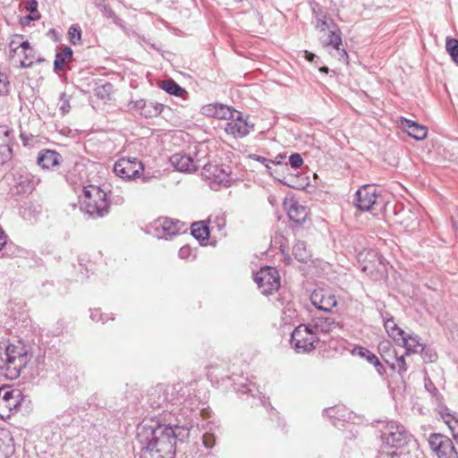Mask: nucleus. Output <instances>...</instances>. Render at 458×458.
I'll return each mask as SVG.
<instances>
[{
  "label": "nucleus",
  "mask_w": 458,
  "mask_h": 458,
  "mask_svg": "<svg viewBox=\"0 0 458 458\" xmlns=\"http://www.w3.org/2000/svg\"><path fill=\"white\" fill-rule=\"evenodd\" d=\"M189 435L187 425L171 426L144 420L137 427L136 435L140 458H174L177 441H184Z\"/></svg>",
  "instance_id": "1"
},
{
  "label": "nucleus",
  "mask_w": 458,
  "mask_h": 458,
  "mask_svg": "<svg viewBox=\"0 0 458 458\" xmlns=\"http://www.w3.org/2000/svg\"><path fill=\"white\" fill-rule=\"evenodd\" d=\"M379 428L381 432V440L384 448H395L394 451H382V458H394L398 456L401 453L398 452L400 448L404 446L407 443L409 434L404 427L396 421L389 420L381 422Z\"/></svg>",
  "instance_id": "2"
},
{
  "label": "nucleus",
  "mask_w": 458,
  "mask_h": 458,
  "mask_svg": "<svg viewBox=\"0 0 458 458\" xmlns=\"http://www.w3.org/2000/svg\"><path fill=\"white\" fill-rule=\"evenodd\" d=\"M27 363V354L13 344H0V375L16 379Z\"/></svg>",
  "instance_id": "3"
},
{
  "label": "nucleus",
  "mask_w": 458,
  "mask_h": 458,
  "mask_svg": "<svg viewBox=\"0 0 458 458\" xmlns=\"http://www.w3.org/2000/svg\"><path fill=\"white\" fill-rule=\"evenodd\" d=\"M84 199L81 209L89 217H103L109 212V204L106 199V193L99 187L90 186V189L84 188Z\"/></svg>",
  "instance_id": "4"
},
{
  "label": "nucleus",
  "mask_w": 458,
  "mask_h": 458,
  "mask_svg": "<svg viewBox=\"0 0 458 458\" xmlns=\"http://www.w3.org/2000/svg\"><path fill=\"white\" fill-rule=\"evenodd\" d=\"M9 57L20 68L31 67L35 61H40L29 41L23 40V36L19 34L14 35L9 43Z\"/></svg>",
  "instance_id": "5"
},
{
  "label": "nucleus",
  "mask_w": 458,
  "mask_h": 458,
  "mask_svg": "<svg viewBox=\"0 0 458 458\" xmlns=\"http://www.w3.org/2000/svg\"><path fill=\"white\" fill-rule=\"evenodd\" d=\"M319 337L307 324L299 325L291 335V344L299 353L310 352L315 349Z\"/></svg>",
  "instance_id": "6"
},
{
  "label": "nucleus",
  "mask_w": 458,
  "mask_h": 458,
  "mask_svg": "<svg viewBox=\"0 0 458 458\" xmlns=\"http://www.w3.org/2000/svg\"><path fill=\"white\" fill-rule=\"evenodd\" d=\"M254 281L264 295L272 294L280 287V276L276 268L271 267H261L254 275Z\"/></svg>",
  "instance_id": "7"
},
{
  "label": "nucleus",
  "mask_w": 458,
  "mask_h": 458,
  "mask_svg": "<svg viewBox=\"0 0 458 458\" xmlns=\"http://www.w3.org/2000/svg\"><path fill=\"white\" fill-rule=\"evenodd\" d=\"M201 175L212 189L221 185L227 186L230 182L231 168L225 165L205 164Z\"/></svg>",
  "instance_id": "8"
},
{
  "label": "nucleus",
  "mask_w": 458,
  "mask_h": 458,
  "mask_svg": "<svg viewBox=\"0 0 458 458\" xmlns=\"http://www.w3.org/2000/svg\"><path fill=\"white\" fill-rule=\"evenodd\" d=\"M194 156L191 154L176 153L170 157L172 165L180 172L191 173L197 170L200 165V158H199V153L206 151V145L200 143L196 148Z\"/></svg>",
  "instance_id": "9"
},
{
  "label": "nucleus",
  "mask_w": 458,
  "mask_h": 458,
  "mask_svg": "<svg viewBox=\"0 0 458 458\" xmlns=\"http://www.w3.org/2000/svg\"><path fill=\"white\" fill-rule=\"evenodd\" d=\"M143 170V164L136 157H122L114 165V174L125 180L139 178Z\"/></svg>",
  "instance_id": "10"
},
{
  "label": "nucleus",
  "mask_w": 458,
  "mask_h": 458,
  "mask_svg": "<svg viewBox=\"0 0 458 458\" xmlns=\"http://www.w3.org/2000/svg\"><path fill=\"white\" fill-rule=\"evenodd\" d=\"M431 450L438 458H458V453L453 441L441 434H431L428 438Z\"/></svg>",
  "instance_id": "11"
},
{
  "label": "nucleus",
  "mask_w": 458,
  "mask_h": 458,
  "mask_svg": "<svg viewBox=\"0 0 458 458\" xmlns=\"http://www.w3.org/2000/svg\"><path fill=\"white\" fill-rule=\"evenodd\" d=\"M311 304L324 312H331L337 305L336 296L328 289H315L310 295Z\"/></svg>",
  "instance_id": "12"
},
{
  "label": "nucleus",
  "mask_w": 458,
  "mask_h": 458,
  "mask_svg": "<svg viewBox=\"0 0 458 458\" xmlns=\"http://www.w3.org/2000/svg\"><path fill=\"white\" fill-rule=\"evenodd\" d=\"M253 128L254 124L243 119L242 113L238 112V114H234V118L226 123L225 131L234 138H242L247 136Z\"/></svg>",
  "instance_id": "13"
},
{
  "label": "nucleus",
  "mask_w": 458,
  "mask_h": 458,
  "mask_svg": "<svg viewBox=\"0 0 458 458\" xmlns=\"http://www.w3.org/2000/svg\"><path fill=\"white\" fill-rule=\"evenodd\" d=\"M378 194L373 185H364L355 194V205L360 210H369L377 202Z\"/></svg>",
  "instance_id": "14"
},
{
  "label": "nucleus",
  "mask_w": 458,
  "mask_h": 458,
  "mask_svg": "<svg viewBox=\"0 0 458 458\" xmlns=\"http://www.w3.org/2000/svg\"><path fill=\"white\" fill-rule=\"evenodd\" d=\"M13 131L0 126V165H4L13 157Z\"/></svg>",
  "instance_id": "15"
},
{
  "label": "nucleus",
  "mask_w": 458,
  "mask_h": 458,
  "mask_svg": "<svg viewBox=\"0 0 458 458\" xmlns=\"http://www.w3.org/2000/svg\"><path fill=\"white\" fill-rule=\"evenodd\" d=\"M363 255L364 261H368V264L363 265L362 270L368 274H372L374 270L382 273L386 269L385 259L379 255L376 250H370L365 254L360 253V258Z\"/></svg>",
  "instance_id": "16"
},
{
  "label": "nucleus",
  "mask_w": 458,
  "mask_h": 458,
  "mask_svg": "<svg viewBox=\"0 0 458 458\" xmlns=\"http://www.w3.org/2000/svg\"><path fill=\"white\" fill-rule=\"evenodd\" d=\"M311 330L318 336L320 333H329L338 326V323L332 318L314 317L311 322L307 324Z\"/></svg>",
  "instance_id": "17"
},
{
  "label": "nucleus",
  "mask_w": 458,
  "mask_h": 458,
  "mask_svg": "<svg viewBox=\"0 0 458 458\" xmlns=\"http://www.w3.org/2000/svg\"><path fill=\"white\" fill-rule=\"evenodd\" d=\"M62 156L55 150L42 149L38 152L37 163L43 169H49L60 164Z\"/></svg>",
  "instance_id": "18"
},
{
  "label": "nucleus",
  "mask_w": 458,
  "mask_h": 458,
  "mask_svg": "<svg viewBox=\"0 0 458 458\" xmlns=\"http://www.w3.org/2000/svg\"><path fill=\"white\" fill-rule=\"evenodd\" d=\"M402 128L407 131L408 135L414 138L417 140H424L428 134V129L413 122L411 120L402 118L401 119Z\"/></svg>",
  "instance_id": "19"
},
{
  "label": "nucleus",
  "mask_w": 458,
  "mask_h": 458,
  "mask_svg": "<svg viewBox=\"0 0 458 458\" xmlns=\"http://www.w3.org/2000/svg\"><path fill=\"white\" fill-rule=\"evenodd\" d=\"M212 114L219 119L229 120V122L234 118V114H238L239 111L232 109L229 106L224 105L207 106L203 107V113L206 114Z\"/></svg>",
  "instance_id": "20"
},
{
  "label": "nucleus",
  "mask_w": 458,
  "mask_h": 458,
  "mask_svg": "<svg viewBox=\"0 0 458 458\" xmlns=\"http://www.w3.org/2000/svg\"><path fill=\"white\" fill-rule=\"evenodd\" d=\"M287 214L290 220L298 225L304 224L308 217L307 208L298 201L293 200L290 202Z\"/></svg>",
  "instance_id": "21"
},
{
  "label": "nucleus",
  "mask_w": 458,
  "mask_h": 458,
  "mask_svg": "<svg viewBox=\"0 0 458 458\" xmlns=\"http://www.w3.org/2000/svg\"><path fill=\"white\" fill-rule=\"evenodd\" d=\"M183 225H184L178 220L174 221L169 218H164L163 220L158 221L157 229L161 228L164 233L161 237L167 239L168 237L178 234Z\"/></svg>",
  "instance_id": "22"
},
{
  "label": "nucleus",
  "mask_w": 458,
  "mask_h": 458,
  "mask_svg": "<svg viewBox=\"0 0 458 458\" xmlns=\"http://www.w3.org/2000/svg\"><path fill=\"white\" fill-rule=\"evenodd\" d=\"M14 443L11 433L0 429V458H8L14 453Z\"/></svg>",
  "instance_id": "23"
},
{
  "label": "nucleus",
  "mask_w": 458,
  "mask_h": 458,
  "mask_svg": "<svg viewBox=\"0 0 458 458\" xmlns=\"http://www.w3.org/2000/svg\"><path fill=\"white\" fill-rule=\"evenodd\" d=\"M384 319V327L388 334V335L394 339L398 344L404 341L405 333L403 329H401L397 324L394 322V318L391 316L389 318H383Z\"/></svg>",
  "instance_id": "24"
},
{
  "label": "nucleus",
  "mask_w": 458,
  "mask_h": 458,
  "mask_svg": "<svg viewBox=\"0 0 458 458\" xmlns=\"http://www.w3.org/2000/svg\"><path fill=\"white\" fill-rule=\"evenodd\" d=\"M325 46H327V47L330 46L335 50H336L338 52L340 60L343 59V60L346 61L348 59V55H347L346 51L341 47L343 46V42H342L341 32L339 30H330V33L328 35V39L325 43Z\"/></svg>",
  "instance_id": "25"
},
{
  "label": "nucleus",
  "mask_w": 458,
  "mask_h": 458,
  "mask_svg": "<svg viewBox=\"0 0 458 458\" xmlns=\"http://www.w3.org/2000/svg\"><path fill=\"white\" fill-rule=\"evenodd\" d=\"M73 52L71 47H64L55 54L54 61V70L55 72L64 71L65 65L72 60Z\"/></svg>",
  "instance_id": "26"
},
{
  "label": "nucleus",
  "mask_w": 458,
  "mask_h": 458,
  "mask_svg": "<svg viewBox=\"0 0 458 458\" xmlns=\"http://www.w3.org/2000/svg\"><path fill=\"white\" fill-rule=\"evenodd\" d=\"M160 88L166 93L179 97L182 100H186L188 98V91L172 79L163 81L160 84Z\"/></svg>",
  "instance_id": "27"
},
{
  "label": "nucleus",
  "mask_w": 458,
  "mask_h": 458,
  "mask_svg": "<svg viewBox=\"0 0 458 458\" xmlns=\"http://www.w3.org/2000/svg\"><path fill=\"white\" fill-rule=\"evenodd\" d=\"M399 344L405 347V355L422 352L425 351V347L420 344V337L418 335H405L404 341H402Z\"/></svg>",
  "instance_id": "28"
},
{
  "label": "nucleus",
  "mask_w": 458,
  "mask_h": 458,
  "mask_svg": "<svg viewBox=\"0 0 458 458\" xmlns=\"http://www.w3.org/2000/svg\"><path fill=\"white\" fill-rule=\"evenodd\" d=\"M24 401L23 394L20 389H15L14 394H11V399L8 401L0 402V409L7 410L9 412L17 411L21 403Z\"/></svg>",
  "instance_id": "29"
},
{
  "label": "nucleus",
  "mask_w": 458,
  "mask_h": 458,
  "mask_svg": "<svg viewBox=\"0 0 458 458\" xmlns=\"http://www.w3.org/2000/svg\"><path fill=\"white\" fill-rule=\"evenodd\" d=\"M191 235L199 242L208 241L209 237V229L204 222H195L191 225Z\"/></svg>",
  "instance_id": "30"
},
{
  "label": "nucleus",
  "mask_w": 458,
  "mask_h": 458,
  "mask_svg": "<svg viewBox=\"0 0 458 458\" xmlns=\"http://www.w3.org/2000/svg\"><path fill=\"white\" fill-rule=\"evenodd\" d=\"M293 254L300 262H307L311 257L310 251L307 249V245L302 241H298L293 248Z\"/></svg>",
  "instance_id": "31"
},
{
  "label": "nucleus",
  "mask_w": 458,
  "mask_h": 458,
  "mask_svg": "<svg viewBox=\"0 0 458 458\" xmlns=\"http://www.w3.org/2000/svg\"><path fill=\"white\" fill-rule=\"evenodd\" d=\"M165 105L149 101L146 103L141 114L145 118H153L158 116L164 110Z\"/></svg>",
  "instance_id": "32"
},
{
  "label": "nucleus",
  "mask_w": 458,
  "mask_h": 458,
  "mask_svg": "<svg viewBox=\"0 0 458 458\" xmlns=\"http://www.w3.org/2000/svg\"><path fill=\"white\" fill-rule=\"evenodd\" d=\"M446 51L449 53L452 60L458 64V40L447 38L445 43Z\"/></svg>",
  "instance_id": "33"
},
{
  "label": "nucleus",
  "mask_w": 458,
  "mask_h": 458,
  "mask_svg": "<svg viewBox=\"0 0 458 458\" xmlns=\"http://www.w3.org/2000/svg\"><path fill=\"white\" fill-rule=\"evenodd\" d=\"M68 36L72 45H77L81 39V30L78 25H72L69 28Z\"/></svg>",
  "instance_id": "34"
},
{
  "label": "nucleus",
  "mask_w": 458,
  "mask_h": 458,
  "mask_svg": "<svg viewBox=\"0 0 458 458\" xmlns=\"http://www.w3.org/2000/svg\"><path fill=\"white\" fill-rule=\"evenodd\" d=\"M345 411L344 408L335 406V407H329L327 409L324 410L325 415L329 417L330 419H336L338 420L344 418V414H341V412H344Z\"/></svg>",
  "instance_id": "35"
},
{
  "label": "nucleus",
  "mask_w": 458,
  "mask_h": 458,
  "mask_svg": "<svg viewBox=\"0 0 458 458\" xmlns=\"http://www.w3.org/2000/svg\"><path fill=\"white\" fill-rule=\"evenodd\" d=\"M25 8L30 12V14L25 17L26 20H38V15L36 14L38 3L36 0H28L25 4Z\"/></svg>",
  "instance_id": "36"
},
{
  "label": "nucleus",
  "mask_w": 458,
  "mask_h": 458,
  "mask_svg": "<svg viewBox=\"0 0 458 458\" xmlns=\"http://www.w3.org/2000/svg\"><path fill=\"white\" fill-rule=\"evenodd\" d=\"M101 11L106 17L112 19L114 24H116L119 27H123V20L117 17L114 12L110 7H108L107 5H103Z\"/></svg>",
  "instance_id": "37"
},
{
  "label": "nucleus",
  "mask_w": 458,
  "mask_h": 458,
  "mask_svg": "<svg viewBox=\"0 0 458 458\" xmlns=\"http://www.w3.org/2000/svg\"><path fill=\"white\" fill-rule=\"evenodd\" d=\"M354 352L357 353L359 356L366 359L370 364H372L374 362V360L377 358L373 352H371L369 350L364 347L355 348Z\"/></svg>",
  "instance_id": "38"
},
{
  "label": "nucleus",
  "mask_w": 458,
  "mask_h": 458,
  "mask_svg": "<svg viewBox=\"0 0 458 458\" xmlns=\"http://www.w3.org/2000/svg\"><path fill=\"white\" fill-rule=\"evenodd\" d=\"M10 91V81L7 74L0 72V95L6 96Z\"/></svg>",
  "instance_id": "39"
},
{
  "label": "nucleus",
  "mask_w": 458,
  "mask_h": 458,
  "mask_svg": "<svg viewBox=\"0 0 458 458\" xmlns=\"http://www.w3.org/2000/svg\"><path fill=\"white\" fill-rule=\"evenodd\" d=\"M316 29L319 30L320 31H325L327 29H329L328 21L327 20V16L323 13H317L316 14V23H315Z\"/></svg>",
  "instance_id": "40"
},
{
  "label": "nucleus",
  "mask_w": 458,
  "mask_h": 458,
  "mask_svg": "<svg viewBox=\"0 0 458 458\" xmlns=\"http://www.w3.org/2000/svg\"><path fill=\"white\" fill-rule=\"evenodd\" d=\"M202 440L204 446L208 449L213 448L216 444V437L214 434L210 432H206L202 437Z\"/></svg>",
  "instance_id": "41"
},
{
  "label": "nucleus",
  "mask_w": 458,
  "mask_h": 458,
  "mask_svg": "<svg viewBox=\"0 0 458 458\" xmlns=\"http://www.w3.org/2000/svg\"><path fill=\"white\" fill-rule=\"evenodd\" d=\"M289 163L293 168H299L303 164V159L299 153H293L289 157Z\"/></svg>",
  "instance_id": "42"
},
{
  "label": "nucleus",
  "mask_w": 458,
  "mask_h": 458,
  "mask_svg": "<svg viewBox=\"0 0 458 458\" xmlns=\"http://www.w3.org/2000/svg\"><path fill=\"white\" fill-rule=\"evenodd\" d=\"M250 158H251V159L256 160V161H258V162H259V163L263 164V165L266 166V168H267V173H269L270 174H272V173H271V171H270V170H271V167H270V165H270V163L272 162V160H271V159H267V158H266V157H261V156H259V155H256V154H252V155H250Z\"/></svg>",
  "instance_id": "43"
},
{
  "label": "nucleus",
  "mask_w": 458,
  "mask_h": 458,
  "mask_svg": "<svg viewBox=\"0 0 458 458\" xmlns=\"http://www.w3.org/2000/svg\"><path fill=\"white\" fill-rule=\"evenodd\" d=\"M15 389H12L8 386H4L0 388V402L1 401H8L11 399V394H14Z\"/></svg>",
  "instance_id": "44"
},
{
  "label": "nucleus",
  "mask_w": 458,
  "mask_h": 458,
  "mask_svg": "<svg viewBox=\"0 0 458 458\" xmlns=\"http://www.w3.org/2000/svg\"><path fill=\"white\" fill-rule=\"evenodd\" d=\"M146 103H147V100H145L143 98H140V99L136 100V101H131L130 104H129V107H130V109L140 110V114H141L142 112H143V108H144Z\"/></svg>",
  "instance_id": "45"
},
{
  "label": "nucleus",
  "mask_w": 458,
  "mask_h": 458,
  "mask_svg": "<svg viewBox=\"0 0 458 458\" xmlns=\"http://www.w3.org/2000/svg\"><path fill=\"white\" fill-rule=\"evenodd\" d=\"M60 100L62 101L60 110L63 112V114L68 113L70 111V104L67 95L65 93H62L60 95Z\"/></svg>",
  "instance_id": "46"
},
{
  "label": "nucleus",
  "mask_w": 458,
  "mask_h": 458,
  "mask_svg": "<svg viewBox=\"0 0 458 458\" xmlns=\"http://www.w3.org/2000/svg\"><path fill=\"white\" fill-rule=\"evenodd\" d=\"M395 366L398 368V372L400 374H402L407 370V365H406V361H405L403 355H402L396 359Z\"/></svg>",
  "instance_id": "47"
},
{
  "label": "nucleus",
  "mask_w": 458,
  "mask_h": 458,
  "mask_svg": "<svg viewBox=\"0 0 458 458\" xmlns=\"http://www.w3.org/2000/svg\"><path fill=\"white\" fill-rule=\"evenodd\" d=\"M191 255V249L189 246H182L178 252V256L182 259H186Z\"/></svg>",
  "instance_id": "48"
},
{
  "label": "nucleus",
  "mask_w": 458,
  "mask_h": 458,
  "mask_svg": "<svg viewBox=\"0 0 458 458\" xmlns=\"http://www.w3.org/2000/svg\"><path fill=\"white\" fill-rule=\"evenodd\" d=\"M377 371L378 372L379 375H384L385 372H386V369L384 367V365L380 362V360H378V358H377L376 360H374V362L372 363Z\"/></svg>",
  "instance_id": "49"
},
{
  "label": "nucleus",
  "mask_w": 458,
  "mask_h": 458,
  "mask_svg": "<svg viewBox=\"0 0 458 458\" xmlns=\"http://www.w3.org/2000/svg\"><path fill=\"white\" fill-rule=\"evenodd\" d=\"M453 423L449 424V428L451 429L453 436L454 438H458V419L452 420Z\"/></svg>",
  "instance_id": "50"
},
{
  "label": "nucleus",
  "mask_w": 458,
  "mask_h": 458,
  "mask_svg": "<svg viewBox=\"0 0 458 458\" xmlns=\"http://www.w3.org/2000/svg\"><path fill=\"white\" fill-rule=\"evenodd\" d=\"M237 392L242 393V394H249L252 392V389L250 388V384H244L242 385L241 387L235 388Z\"/></svg>",
  "instance_id": "51"
},
{
  "label": "nucleus",
  "mask_w": 458,
  "mask_h": 458,
  "mask_svg": "<svg viewBox=\"0 0 458 458\" xmlns=\"http://www.w3.org/2000/svg\"><path fill=\"white\" fill-rule=\"evenodd\" d=\"M285 158H286L285 154H279L276 157L275 160H272V162L270 164L281 165V164H283V162Z\"/></svg>",
  "instance_id": "52"
},
{
  "label": "nucleus",
  "mask_w": 458,
  "mask_h": 458,
  "mask_svg": "<svg viewBox=\"0 0 458 458\" xmlns=\"http://www.w3.org/2000/svg\"><path fill=\"white\" fill-rule=\"evenodd\" d=\"M425 387L428 392L432 394L437 392V389L430 380L425 382Z\"/></svg>",
  "instance_id": "53"
},
{
  "label": "nucleus",
  "mask_w": 458,
  "mask_h": 458,
  "mask_svg": "<svg viewBox=\"0 0 458 458\" xmlns=\"http://www.w3.org/2000/svg\"><path fill=\"white\" fill-rule=\"evenodd\" d=\"M443 419H444V421L445 422V424L447 426H449V424H452L453 421L452 420H454L456 418L449 413L447 414H443L442 415Z\"/></svg>",
  "instance_id": "54"
},
{
  "label": "nucleus",
  "mask_w": 458,
  "mask_h": 458,
  "mask_svg": "<svg viewBox=\"0 0 458 458\" xmlns=\"http://www.w3.org/2000/svg\"><path fill=\"white\" fill-rule=\"evenodd\" d=\"M6 243V235L4 233V231L0 228V250L5 245Z\"/></svg>",
  "instance_id": "55"
},
{
  "label": "nucleus",
  "mask_w": 458,
  "mask_h": 458,
  "mask_svg": "<svg viewBox=\"0 0 458 458\" xmlns=\"http://www.w3.org/2000/svg\"><path fill=\"white\" fill-rule=\"evenodd\" d=\"M305 57L310 62H315V59H318V57L315 54L308 51H305Z\"/></svg>",
  "instance_id": "56"
},
{
  "label": "nucleus",
  "mask_w": 458,
  "mask_h": 458,
  "mask_svg": "<svg viewBox=\"0 0 458 458\" xmlns=\"http://www.w3.org/2000/svg\"><path fill=\"white\" fill-rule=\"evenodd\" d=\"M90 318L94 321L103 320L102 315H98V310L92 311Z\"/></svg>",
  "instance_id": "57"
},
{
  "label": "nucleus",
  "mask_w": 458,
  "mask_h": 458,
  "mask_svg": "<svg viewBox=\"0 0 458 458\" xmlns=\"http://www.w3.org/2000/svg\"><path fill=\"white\" fill-rule=\"evenodd\" d=\"M206 150H208L207 147H206ZM206 154H207V151H205V152L201 151V152L199 153L198 157H199V158H200V162L202 161L203 158L206 157Z\"/></svg>",
  "instance_id": "58"
},
{
  "label": "nucleus",
  "mask_w": 458,
  "mask_h": 458,
  "mask_svg": "<svg viewBox=\"0 0 458 458\" xmlns=\"http://www.w3.org/2000/svg\"><path fill=\"white\" fill-rule=\"evenodd\" d=\"M436 358H437L436 353H434V354H430V355H429V360H430V361H434V360H436Z\"/></svg>",
  "instance_id": "59"
},
{
  "label": "nucleus",
  "mask_w": 458,
  "mask_h": 458,
  "mask_svg": "<svg viewBox=\"0 0 458 458\" xmlns=\"http://www.w3.org/2000/svg\"><path fill=\"white\" fill-rule=\"evenodd\" d=\"M454 227L455 229V232H456V234H457V237H458V223L457 222H454Z\"/></svg>",
  "instance_id": "60"
},
{
  "label": "nucleus",
  "mask_w": 458,
  "mask_h": 458,
  "mask_svg": "<svg viewBox=\"0 0 458 458\" xmlns=\"http://www.w3.org/2000/svg\"><path fill=\"white\" fill-rule=\"evenodd\" d=\"M320 71L322 72L327 73L328 72V68L327 66H324V67L320 68Z\"/></svg>",
  "instance_id": "61"
},
{
  "label": "nucleus",
  "mask_w": 458,
  "mask_h": 458,
  "mask_svg": "<svg viewBox=\"0 0 458 458\" xmlns=\"http://www.w3.org/2000/svg\"><path fill=\"white\" fill-rule=\"evenodd\" d=\"M123 201V198H118L117 200L115 201V203L119 204V203H122Z\"/></svg>",
  "instance_id": "62"
},
{
  "label": "nucleus",
  "mask_w": 458,
  "mask_h": 458,
  "mask_svg": "<svg viewBox=\"0 0 458 458\" xmlns=\"http://www.w3.org/2000/svg\"><path fill=\"white\" fill-rule=\"evenodd\" d=\"M106 87H110V84L104 85L103 89H105Z\"/></svg>",
  "instance_id": "63"
}]
</instances>
